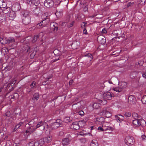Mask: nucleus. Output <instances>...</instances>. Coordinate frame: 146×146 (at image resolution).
Instances as JSON below:
<instances>
[{
  "label": "nucleus",
  "mask_w": 146,
  "mask_h": 146,
  "mask_svg": "<svg viewBox=\"0 0 146 146\" xmlns=\"http://www.w3.org/2000/svg\"><path fill=\"white\" fill-rule=\"evenodd\" d=\"M23 124V122H20L19 123L17 124L15 127V129H17L18 128H19L21 125Z\"/></svg>",
  "instance_id": "8fccbe9b"
},
{
  "label": "nucleus",
  "mask_w": 146,
  "mask_h": 146,
  "mask_svg": "<svg viewBox=\"0 0 146 146\" xmlns=\"http://www.w3.org/2000/svg\"><path fill=\"white\" fill-rule=\"evenodd\" d=\"M86 24V22H83L81 24V26L82 28H83L85 27V26Z\"/></svg>",
  "instance_id": "052dcab7"
},
{
  "label": "nucleus",
  "mask_w": 146,
  "mask_h": 146,
  "mask_svg": "<svg viewBox=\"0 0 146 146\" xmlns=\"http://www.w3.org/2000/svg\"><path fill=\"white\" fill-rule=\"evenodd\" d=\"M97 40L98 41H99L102 44H104L106 42V39H105V38L102 36H98Z\"/></svg>",
  "instance_id": "412c9836"
},
{
  "label": "nucleus",
  "mask_w": 146,
  "mask_h": 146,
  "mask_svg": "<svg viewBox=\"0 0 146 146\" xmlns=\"http://www.w3.org/2000/svg\"><path fill=\"white\" fill-rule=\"evenodd\" d=\"M16 80H14L10 83H9L7 84V90H13V85L12 84H13L14 85L15 84L16 82Z\"/></svg>",
  "instance_id": "20e7f679"
},
{
  "label": "nucleus",
  "mask_w": 146,
  "mask_h": 146,
  "mask_svg": "<svg viewBox=\"0 0 146 146\" xmlns=\"http://www.w3.org/2000/svg\"><path fill=\"white\" fill-rule=\"evenodd\" d=\"M45 142L47 143H50L51 140V138L50 137H47L44 138Z\"/></svg>",
  "instance_id": "72a5a7b5"
},
{
  "label": "nucleus",
  "mask_w": 146,
  "mask_h": 146,
  "mask_svg": "<svg viewBox=\"0 0 146 146\" xmlns=\"http://www.w3.org/2000/svg\"><path fill=\"white\" fill-rule=\"evenodd\" d=\"M91 146H98V144L96 140H93L90 144Z\"/></svg>",
  "instance_id": "bb28decb"
},
{
  "label": "nucleus",
  "mask_w": 146,
  "mask_h": 146,
  "mask_svg": "<svg viewBox=\"0 0 146 146\" xmlns=\"http://www.w3.org/2000/svg\"><path fill=\"white\" fill-rule=\"evenodd\" d=\"M104 125H103L102 127H99L98 128V129L100 131H104Z\"/></svg>",
  "instance_id": "864d4df0"
},
{
  "label": "nucleus",
  "mask_w": 146,
  "mask_h": 146,
  "mask_svg": "<svg viewBox=\"0 0 146 146\" xmlns=\"http://www.w3.org/2000/svg\"><path fill=\"white\" fill-rule=\"evenodd\" d=\"M70 141L69 139L68 138H65L63 139L62 141V144L63 146H67L69 144Z\"/></svg>",
  "instance_id": "423d86ee"
},
{
  "label": "nucleus",
  "mask_w": 146,
  "mask_h": 146,
  "mask_svg": "<svg viewBox=\"0 0 146 146\" xmlns=\"http://www.w3.org/2000/svg\"><path fill=\"white\" fill-rule=\"evenodd\" d=\"M115 117L118 122H121V121H123L124 119V117L120 114L115 115Z\"/></svg>",
  "instance_id": "9d476101"
},
{
  "label": "nucleus",
  "mask_w": 146,
  "mask_h": 146,
  "mask_svg": "<svg viewBox=\"0 0 146 146\" xmlns=\"http://www.w3.org/2000/svg\"><path fill=\"white\" fill-rule=\"evenodd\" d=\"M113 80H115V81L117 82V79L116 78H111V79L110 80L108 81H106V82H108L110 84H115V82L113 81Z\"/></svg>",
  "instance_id": "a878e982"
},
{
  "label": "nucleus",
  "mask_w": 146,
  "mask_h": 146,
  "mask_svg": "<svg viewBox=\"0 0 146 146\" xmlns=\"http://www.w3.org/2000/svg\"><path fill=\"white\" fill-rule=\"evenodd\" d=\"M104 131H106L107 130L113 131L114 129V128L113 127L108 126H104Z\"/></svg>",
  "instance_id": "58836bf2"
},
{
  "label": "nucleus",
  "mask_w": 146,
  "mask_h": 146,
  "mask_svg": "<svg viewBox=\"0 0 146 146\" xmlns=\"http://www.w3.org/2000/svg\"><path fill=\"white\" fill-rule=\"evenodd\" d=\"M7 16H9V19L13 20L15 17L16 14L14 11H10Z\"/></svg>",
  "instance_id": "6e6552de"
},
{
  "label": "nucleus",
  "mask_w": 146,
  "mask_h": 146,
  "mask_svg": "<svg viewBox=\"0 0 146 146\" xmlns=\"http://www.w3.org/2000/svg\"><path fill=\"white\" fill-rule=\"evenodd\" d=\"M85 56L90 58L91 59L90 60H91L93 59V56L90 54H85Z\"/></svg>",
  "instance_id": "603ef678"
},
{
  "label": "nucleus",
  "mask_w": 146,
  "mask_h": 146,
  "mask_svg": "<svg viewBox=\"0 0 146 146\" xmlns=\"http://www.w3.org/2000/svg\"><path fill=\"white\" fill-rule=\"evenodd\" d=\"M39 98V94L37 93H35L33 95V97L32 98V101L36 100L37 101Z\"/></svg>",
  "instance_id": "393cba45"
},
{
  "label": "nucleus",
  "mask_w": 146,
  "mask_h": 146,
  "mask_svg": "<svg viewBox=\"0 0 146 146\" xmlns=\"http://www.w3.org/2000/svg\"><path fill=\"white\" fill-rule=\"evenodd\" d=\"M81 142L83 143H85L86 142V140L85 138H82L80 140Z\"/></svg>",
  "instance_id": "0e129e2a"
},
{
  "label": "nucleus",
  "mask_w": 146,
  "mask_h": 146,
  "mask_svg": "<svg viewBox=\"0 0 146 146\" xmlns=\"http://www.w3.org/2000/svg\"><path fill=\"white\" fill-rule=\"evenodd\" d=\"M62 10H60L59 11H58V10L55 13L57 17H59L62 16Z\"/></svg>",
  "instance_id": "c85d7f7f"
},
{
  "label": "nucleus",
  "mask_w": 146,
  "mask_h": 146,
  "mask_svg": "<svg viewBox=\"0 0 146 146\" xmlns=\"http://www.w3.org/2000/svg\"><path fill=\"white\" fill-rule=\"evenodd\" d=\"M44 6L47 8L52 7L54 4V2L52 0H46L44 3Z\"/></svg>",
  "instance_id": "f03ea898"
},
{
  "label": "nucleus",
  "mask_w": 146,
  "mask_h": 146,
  "mask_svg": "<svg viewBox=\"0 0 146 146\" xmlns=\"http://www.w3.org/2000/svg\"><path fill=\"white\" fill-rule=\"evenodd\" d=\"M44 125V123L42 121H41L39 122H38L35 128L36 129L38 128L39 127H41V129L42 130H44L45 128V127Z\"/></svg>",
  "instance_id": "39448f33"
},
{
  "label": "nucleus",
  "mask_w": 146,
  "mask_h": 146,
  "mask_svg": "<svg viewBox=\"0 0 146 146\" xmlns=\"http://www.w3.org/2000/svg\"><path fill=\"white\" fill-rule=\"evenodd\" d=\"M7 44H10L11 42H15V40L13 38L9 37L7 38Z\"/></svg>",
  "instance_id": "2f4dec72"
},
{
  "label": "nucleus",
  "mask_w": 146,
  "mask_h": 146,
  "mask_svg": "<svg viewBox=\"0 0 146 146\" xmlns=\"http://www.w3.org/2000/svg\"><path fill=\"white\" fill-rule=\"evenodd\" d=\"M42 21V23L43 24V26H45L46 25H48L49 23V19H47L45 20H43Z\"/></svg>",
  "instance_id": "c756f323"
},
{
  "label": "nucleus",
  "mask_w": 146,
  "mask_h": 146,
  "mask_svg": "<svg viewBox=\"0 0 146 146\" xmlns=\"http://www.w3.org/2000/svg\"><path fill=\"white\" fill-rule=\"evenodd\" d=\"M34 14L37 16L41 12L40 9L39 7H37L35 8L33 11Z\"/></svg>",
  "instance_id": "f3484780"
},
{
  "label": "nucleus",
  "mask_w": 146,
  "mask_h": 146,
  "mask_svg": "<svg viewBox=\"0 0 146 146\" xmlns=\"http://www.w3.org/2000/svg\"><path fill=\"white\" fill-rule=\"evenodd\" d=\"M39 35H35L33 38V40L32 41V43H34L35 42L36 40H37V39L38 38V37L39 36Z\"/></svg>",
  "instance_id": "473e14b6"
},
{
  "label": "nucleus",
  "mask_w": 146,
  "mask_h": 146,
  "mask_svg": "<svg viewBox=\"0 0 146 146\" xmlns=\"http://www.w3.org/2000/svg\"><path fill=\"white\" fill-rule=\"evenodd\" d=\"M2 8H3L2 10L3 13L5 14H7L8 15L11 11L10 7H7L5 8V7H3Z\"/></svg>",
  "instance_id": "aec40b11"
},
{
  "label": "nucleus",
  "mask_w": 146,
  "mask_h": 146,
  "mask_svg": "<svg viewBox=\"0 0 146 146\" xmlns=\"http://www.w3.org/2000/svg\"><path fill=\"white\" fill-rule=\"evenodd\" d=\"M45 143L44 141V138L42 139H40L38 141L39 144L40 146H42Z\"/></svg>",
  "instance_id": "a18cd8bd"
},
{
  "label": "nucleus",
  "mask_w": 146,
  "mask_h": 146,
  "mask_svg": "<svg viewBox=\"0 0 146 146\" xmlns=\"http://www.w3.org/2000/svg\"><path fill=\"white\" fill-rule=\"evenodd\" d=\"M139 121L141 123L140 125L144 126L146 124V122L143 119H141L139 120Z\"/></svg>",
  "instance_id": "c03bdc74"
},
{
  "label": "nucleus",
  "mask_w": 146,
  "mask_h": 146,
  "mask_svg": "<svg viewBox=\"0 0 146 146\" xmlns=\"http://www.w3.org/2000/svg\"><path fill=\"white\" fill-rule=\"evenodd\" d=\"M33 0H27V3L30 5L32 4Z\"/></svg>",
  "instance_id": "bf43d9fd"
},
{
  "label": "nucleus",
  "mask_w": 146,
  "mask_h": 146,
  "mask_svg": "<svg viewBox=\"0 0 146 146\" xmlns=\"http://www.w3.org/2000/svg\"><path fill=\"white\" fill-rule=\"evenodd\" d=\"M41 17L43 20H45L47 19H49V17L47 13H45L42 15Z\"/></svg>",
  "instance_id": "c9c22d12"
},
{
  "label": "nucleus",
  "mask_w": 146,
  "mask_h": 146,
  "mask_svg": "<svg viewBox=\"0 0 146 146\" xmlns=\"http://www.w3.org/2000/svg\"><path fill=\"white\" fill-rule=\"evenodd\" d=\"M72 128H73L75 130H77L80 128L78 123L77 122H73L71 125Z\"/></svg>",
  "instance_id": "dca6fc26"
},
{
  "label": "nucleus",
  "mask_w": 146,
  "mask_h": 146,
  "mask_svg": "<svg viewBox=\"0 0 146 146\" xmlns=\"http://www.w3.org/2000/svg\"><path fill=\"white\" fill-rule=\"evenodd\" d=\"M134 142V138L131 136H127L125 140V143L128 146L133 145Z\"/></svg>",
  "instance_id": "f257e3e1"
},
{
  "label": "nucleus",
  "mask_w": 146,
  "mask_h": 146,
  "mask_svg": "<svg viewBox=\"0 0 146 146\" xmlns=\"http://www.w3.org/2000/svg\"><path fill=\"white\" fill-rule=\"evenodd\" d=\"M127 85V83L125 82H122L121 83V86L120 87L121 88H122V90L123 88H125Z\"/></svg>",
  "instance_id": "4c0bfd02"
},
{
  "label": "nucleus",
  "mask_w": 146,
  "mask_h": 146,
  "mask_svg": "<svg viewBox=\"0 0 146 146\" xmlns=\"http://www.w3.org/2000/svg\"><path fill=\"white\" fill-rule=\"evenodd\" d=\"M112 94L110 92L105 93L103 94V97L105 99L110 100L112 97Z\"/></svg>",
  "instance_id": "0eeeda50"
},
{
  "label": "nucleus",
  "mask_w": 146,
  "mask_h": 146,
  "mask_svg": "<svg viewBox=\"0 0 146 146\" xmlns=\"http://www.w3.org/2000/svg\"><path fill=\"white\" fill-rule=\"evenodd\" d=\"M2 53L4 55L7 53L9 52V50L5 47L2 48L1 50Z\"/></svg>",
  "instance_id": "b1692460"
},
{
  "label": "nucleus",
  "mask_w": 146,
  "mask_h": 146,
  "mask_svg": "<svg viewBox=\"0 0 146 146\" xmlns=\"http://www.w3.org/2000/svg\"><path fill=\"white\" fill-rule=\"evenodd\" d=\"M61 1L62 0H55V2L56 5H58L60 4Z\"/></svg>",
  "instance_id": "13d9d810"
},
{
  "label": "nucleus",
  "mask_w": 146,
  "mask_h": 146,
  "mask_svg": "<svg viewBox=\"0 0 146 146\" xmlns=\"http://www.w3.org/2000/svg\"><path fill=\"white\" fill-rule=\"evenodd\" d=\"M93 108L95 109H98L100 107L99 104L97 103L94 104L93 105Z\"/></svg>",
  "instance_id": "ea45409f"
},
{
  "label": "nucleus",
  "mask_w": 146,
  "mask_h": 146,
  "mask_svg": "<svg viewBox=\"0 0 146 146\" xmlns=\"http://www.w3.org/2000/svg\"><path fill=\"white\" fill-rule=\"evenodd\" d=\"M35 82L34 81H33L31 84L30 86L32 88H34L35 86Z\"/></svg>",
  "instance_id": "4d7b16f0"
},
{
  "label": "nucleus",
  "mask_w": 146,
  "mask_h": 146,
  "mask_svg": "<svg viewBox=\"0 0 146 146\" xmlns=\"http://www.w3.org/2000/svg\"><path fill=\"white\" fill-rule=\"evenodd\" d=\"M36 27L40 29L44 27V26H43V24L42 23V21H41L37 25Z\"/></svg>",
  "instance_id": "79ce46f5"
},
{
  "label": "nucleus",
  "mask_w": 146,
  "mask_h": 146,
  "mask_svg": "<svg viewBox=\"0 0 146 146\" xmlns=\"http://www.w3.org/2000/svg\"><path fill=\"white\" fill-rule=\"evenodd\" d=\"M133 124L136 126H139L141 125L139 120L137 119H135L133 121Z\"/></svg>",
  "instance_id": "6ab92c4d"
},
{
  "label": "nucleus",
  "mask_w": 146,
  "mask_h": 146,
  "mask_svg": "<svg viewBox=\"0 0 146 146\" xmlns=\"http://www.w3.org/2000/svg\"><path fill=\"white\" fill-rule=\"evenodd\" d=\"M77 113L78 114L81 116L84 115V112L82 110L80 111Z\"/></svg>",
  "instance_id": "6e6d98bb"
},
{
  "label": "nucleus",
  "mask_w": 146,
  "mask_h": 146,
  "mask_svg": "<svg viewBox=\"0 0 146 146\" xmlns=\"http://www.w3.org/2000/svg\"><path fill=\"white\" fill-rule=\"evenodd\" d=\"M29 126V127L26 131L27 133H31L33 132L36 129L35 127L33 125H30Z\"/></svg>",
  "instance_id": "9b49d317"
},
{
  "label": "nucleus",
  "mask_w": 146,
  "mask_h": 146,
  "mask_svg": "<svg viewBox=\"0 0 146 146\" xmlns=\"http://www.w3.org/2000/svg\"><path fill=\"white\" fill-rule=\"evenodd\" d=\"M141 137L143 140H146V136L145 135H142Z\"/></svg>",
  "instance_id": "e2e57ef3"
},
{
  "label": "nucleus",
  "mask_w": 146,
  "mask_h": 146,
  "mask_svg": "<svg viewBox=\"0 0 146 146\" xmlns=\"http://www.w3.org/2000/svg\"><path fill=\"white\" fill-rule=\"evenodd\" d=\"M50 128L52 129H56L58 127L60 126L58 124H57L55 122H54L52 123H50Z\"/></svg>",
  "instance_id": "a211bd4d"
},
{
  "label": "nucleus",
  "mask_w": 146,
  "mask_h": 146,
  "mask_svg": "<svg viewBox=\"0 0 146 146\" xmlns=\"http://www.w3.org/2000/svg\"><path fill=\"white\" fill-rule=\"evenodd\" d=\"M39 0H33V1L32 4L35 5L37 6L40 3Z\"/></svg>",
  "instance_id": "37998d69"
},
{
  "label": "nucleus",
  "mask_w": 146,
  "mask_h": 146,
  "mask_svg": "<svg viewBox=\"0 0 146 146\" xmlns=\"http://www.w3.org/2000/svg\"><path fill=\"white\" fill-rule=\"evenodd\" d=\"M142 74L143 77L146 79V71L145 72H143Z\"/></svg>",
  "instance_id": "680f3d73"
},
{
  "label": "nucleus",
  "mask_w": 146,
  "mask_h": 146,
  "mask_svg": "<svg viewBox=\"0 0 146 146\" xmlns=\"http://www.w3.org/2000/svg\"><path fill=\"white\" fill-rule=\"evenodd\" d=\"M102 113V114L107 118L110 117L112 115L111 113L107 111L103 110Z\"/></svg>",
  "instance_id": "2eb2a0df"
},
{
  "label": "nucleus",
  "mask_w": 146,
  "mask_h": 146,
  "mask_svg": "<svg viewBox=\"0 0 146 146\" xmlns=\"http://www.w3.org/2000/svg\"><path fill=\"white\" fill-rule=\"evenodd\" d=\"M72 121V120L70 119V117H66L64 119V121L66 122H70Z\"/></svg>",
  "instance_id": "09e8293b"
},
{
  "label": "nucleus",
  "mask_w": 146,
  "mask_h": 146,
  "mask_svg": "<svg viewBox=\"0 0 146 146\" xmlns=\"http://www.w3.org/2000/svg\"><path fill=\"white\" fill-rule=\"evenodd\" d=\"M131 115V112H126L124 114L125 116L126 117H129Z\"/></svg>",
  "instance_id": "3c124183"
},
{
  "label": "nucleus",
  "mask_w": 146,
  "mask_h": 146,
  "mask_svg": "<svg viewBox=\"0 0 146 146\" xmlns=\"http://www.w3.org/2000/svg\"><path fill=\"white\" fill-rule=\"evenodd\" d=\"M138 73L136 72H133L131 73L130 76L131 78H134L137 76Z\"/></svg>",
  "instance_id": "cd10ccee"
},
{
  "label": "nucleus",
  "mask_w": 146,
  "mask_h": 146,
  "mask_svg": "<svg viewBox=\"0 0 146 146\" xmlns=\"http://www.w3.org/2000/svg\"><path fill=\"white\" fill-rule=\"evenodd\" d=\"M57 24L54 23H51L50 25V27L51 29H52L54 31H56L58 30Z\"/></svg>",
  "instance_id": "f8f14e48"
},
{
  "label": "nucleus",
  "mask_w": 146,
  "mask_h": 146,
  "mask_svg": "<svg viewBox=\"0 0 146 146\" xmlns=\"http://www.w3.org/2000/svg\"><path fill=\"white\" fill-rule=\"evenodd\" d=\"M31 17H23L22 22L25 25H28L31 22Z\"/></svg>",
  "instance_id": "1a4fd4ad"
},
{
  "label": "nucleus",
  "mask_w": 146,
  "mask_h": 146,
  "mask_svg": "<svg viewBox=\"0 0 146 146\" xmlns=\"http://www.w3.org/2000/svg\"><path fill=\"white\" fill-rule=\"evenodd\" d=\"M74 23V21L72 22L69 25L68 27H70L73 26Z\"/></svg>",
  "instance_id": "774afa93"
},
{
  "label": "nucleus",
  "mask_w": 146,
  "mask_h": 146,
  "mask_svg": "<svg viewBox=\"0 0 146 146\" xmlns=\"http://www.w3.org/2000/svg\"><path fill=\"white\" fill-rule=\"evenodd\" d=\"M141 101L143 104H146V95H144L141 99Z\"/></svg>",
  "instance_id": "49530a36"
},
{
  "label": "nucleus",
  "mask_w": 146,
  "mask_h": 146,
  "mask_svg": "<svg viewBox=\"0 0 146 146\" xmlns=\"http://www.w3.org/2000/svg\"><path fill=\"white\" fill-rule=\"evenodd\" d=\"M107 101L105 100H99V103L101 105H104L106 104Z\"/></svg>",
  "instance_id": "f704fd0d"
},
{
  "label": "nucleus",
  "mask_w": 146,
  "mask_h": 146,
  "mask_svg": "<svg viewBox=\"0 0 146 146\" xmlns=\"http://www.w3.org/2000/svg\"><path fill=\"white\" fill-rule=\"evenodd\" d=\"M132 116L134 118H137L140 119L141 118V116L139 115L137 113L135 112H134L132 113Z\"/></svg>",
  "instance_id": "e433bc0d"
},
{
  "label": "nucleus",
  "mask_w": 146,
  "mask_h": 146,
  "mask_svg": "<svg viewBox=\"0 0 146 146\" xmlns=\"http://www.w3.org/2000/svg\"><path fill=\"white\" fill-rule=\"evenodd\" d=\"M37 119L36 118H35L32 119L31 121L29 123V125H33L35 126L37 123Z\"/></svg>",
  "instance_id": "4468645a"
},
{
  "label": "nucleus",
  "mask_w": 146,
  "mask_h": 146,
  "mask_svg": "<svg viewBox=\"0 0 146 146\" xmlns=\"http://www.w3.org/2000/svg\"><path fill=\"white\" fill-rule=\"evenodd\" d=\"M83 31V34H87V30L86 28L84 29Z\"/></svg>",
  "instance_id": "338daca9"
},
{
  "label": "nucleus",
  "mask_w": 146,
  "mask_h": 146,
  "mask_svg": "<svg viewBox=\"0 0 146 146\" xmlns=\"http://www.w3.org/2000/svg\"><path fill=\"white\" fill-rule=\"evenodd\" d=\"M102 33H107V31L105 28L103 29L102 30Z\"/></svg>",
  "instance_id": "69168bd1"
},
{
  "label": "nucleus",
  "mask_w": 146,
  "mask_h": 146,
  "mask_svg": "<svg viewBox=\"0 0 146 146\" xmlns=\"http://www.w3.org/2000/svg\"><path fill=\"white\" fill-rule=\"evenodd\" d=\"M23 17H30L29 16V12L27 11H25L23 14Z\"/></svg>",
  "instance_id": "7c9ffc66"
},
{
  "label": "nucleus",
  "mask_w": 146,
  "mask_h": 146,
  "mask_svg": "<svg viewBox=\"0 0 146 146\" xmlns=\"http://www.w3.org/2000/svg\"><path fill=\"white\" fill-rule=\"evenodd\" d=\"M128 103L131 104H134L136 102L135 97L132 95L130 96L128 98Z\"/></svg>",
  "instance_id": "7ed1b4c3"
},
{
  "label": "nucleus",
  "mask_w": 146,
  "mask_h": 146,
  "mask_svg": "<svg viewBox=\"0 0 146 146\" xmlns=\"http://www.w3.org/2000/svg\"><path fill=\"white\" fill-rule=\"evenodd\" d=\"M104 121V118L102 117L99 116L96 118V121L97 122H99L100 123H102Z\"/></svg>",
  "instance_id": "5701e85b"
},
{
  "label": "nucleus",
  "mask_w": 146,
  "mask_h": 146,
  "mask_svg": "<svg viewBox=\"0 0 146 146\" xmlns=\"http://www.w3.org/2000/svg\"><path fill=\"white\" fill-rule=\"evenodd\" d=\"M11 113L9 111H7L3 115V116L4 117H7L5 118V119L8 121L9 123H11V121L9 119L10 118H11Z\"/></svg>",
  "instance_id": "ddd939ff"
},
{
  "label": "nucleus",
  "mask_w": 146,
  "mask_h": 146,
  "mask_svg": "<svg viewBox=\"0 0 146 146\" xmlns=\"http://www.w3.org/2000/svg\"><path fill=\"white\" fill-rule=\"evenodd\" d=\"M88 134H89V135H92L90 133H85V131H83L80 132V133H79V135H85Z\"/></svg>",
  "instance_id": "a19ab883"
},
{
  "label": "nucleus",
  "mask_w": 146,
  "mask_h": 146,
  "mask_svg": "<svg viewBox=\"0 0 146 146\" xmlns=\"http://www.w3.org/2000/svg\"><path fill=\"white\" fill-rule=\"evenodd\" d=\"M55 122L57 124H59L60 126V125L62 124V121L60 119H57L56 120V122Z\"/></svg>",
  "instance_id": "5fc2aeb1"
},
{
  "label": "nucleus",
  "mask_w": 146,
  "mask_h": 146,
  "mask_svg": "<svg viewBox=\"0 0 146 146\" xmlns=\"http://www.w3.org/2000/svg\"><path fill=\"white\" fill-rule=\"evenodd\" d=\"M113 90L118 92H120L122 90V88L119 87L118 88H116L113 89Z\"/></svg>",
  "instance_id": "de8ad7c7"
},
{
  "label": "nucleus",
  "mask_w": 146,
  "mask_h": 146,
  "mask_svg": "<svg viewBox=\"0 0 146 146\" xmlns=\"http://www.w3.org/2000/svg\"><path fill=\"white\" fill-rule=\"evenodd\" d=\"M7 38L5 37H0V42L2 44H7Z\"/></svg>",
  "instance_id": "4be33fe9"
}]
</instances>
